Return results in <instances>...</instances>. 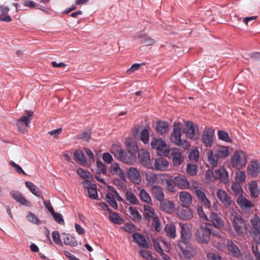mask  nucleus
I'll return each instance as SVG.
<instances>
[{"mask_svg": "<svg viewBox=\"0 0 260 260\" xmlns=\"http://www.w3.org/2000/svg\"><path fill=\"white\" fill-rule=\"evenodd\" d=\"M137 188L140 191L139 196L140 199L144 202L152 204L151 199L147 192L144 188L139 187Z\"/></svg>", "mask_w": 260, "mask_h": 260, "instance_id": "obj_40", "label": "nucleus"}, {"mask_svg": "<svg viewBox=\"0 0 260 260\" xmlns=\"http://www.w3.org/2000/svg\"><path fill=\"white\" fill-rule=\"evenodd\" d=\"M78 175L83 179L92 180L93 177L88 171H86L82 168H78L77 170Z\"/></svg>", "mask_w": 260, "mask_h": 260, "instance_id": "obj_49", "label": "nucleus"}, {"mask_svg": "<svg viewBox=\"0 0 260 260\" xmlns=\"http://www.w3.org/2000/svg\"><path fill=\"white\" fill-rule=\"evenodd\" d=\"M181 124H175L174 125L173 132L170 137V140L176 145H179L181 144Z\"/></svg>", "mask_w": 260, "mask_h": 260, "instance_id": "obj_11", "label": "nucleus"}, {"mask_svg": "<svg viewBox=\"0 0 260 260\" xmlns=\"http://www.w3.org/2000/svg\"><path fill=\"white\" fill-rule=\"evenodd\" d=\"M123 150L121 146L118 145L114 144L112 146L111 152L116 157L119 159Z\"/></svg>", "mask_w": 260, "mask_h": 260, "instance_id": "obj_52", "label": "nucleus"}, {"mask_svg": "<svg viewBox=\"0 0 260 260\" xmlns=\"http://www.w3.org/2000/svg\"><path fill=\"white\" fill-rule=\"evenodd\" d=\"M217 197L225 206L228 207L231 205L232 200L224 191L218 190Z\"/></svg>", "mask_w": 260, "mask_h": 260, "instance_id": "obj_25", "label": "nucleus"}, {"mask_svg": "<svg viewBox=\"0 0 260 260\" xmlns=\"http://www.w3.org/2000/svg\"><path fill=\"white\" fill-rule=\"evenodd\" d=\"M10 9L7 6H0V20L5 22H10L12 20L11 17L8 15Z\"/></svg>", "mask_w": 260, "mask_h": 260, "instance_id": "obj_33", "label": "nucleus"}, {"mask_svg": "<svg viewBox=\"0 0 260 260\" xmlns=\"http://www.w3.org/2000/svg\"><path fill=\"white\" fill-rule=\"evenodd\" d=\"M128 211L130 214V217L134 221L138 222L141 219L142 216L135 207L132 206L129 207L128 208Z\"/></svg>", "mask_w": 260, "mask_h": 260, "instance_id": "obj_43", "label": "nucleus"}, {"mask_svg": "<svg viewBox=\"0 0 260 260\" xmlns=\"http://www.w3.org/2000/svg\"><path fill=\"white\" fill-rule=\"evenodd\" d=\"M214 135V131L212 128L209 127L204 131L202 138L203 143L206 147H210L212 146Z\"/></svg>", "mask_w": 260, "mask_h": 260, "instance_id": "obj_9", "label": "nucleus"}, {"mask_svg": "<svg viewBox=\"0 0 260 260\" xmlns=\"http://www.w3.org/2000/svg\"><path fill=\"white\" fill-rule=\"evenodd\" d=\"M26 218L30 222L35 223L37 225H39L41 223L40 220L35 215V214H34L30 212L28 213V214L26 216Z\"/></svg>", "mask_w": 260, "mask_h": 260, "instance_id": "obj_56", "label": "nucleus"}, {"mask_svg": "<svg viewBox=\"0 0 260 260\" xmlns=\"http://www.w3.org/2000/svg\"><path fill=\"white\" fill-rule=\"evenodd\" d=\"M127 176L134 183L139 184L141 181L140 173L135 168H129L127 171Z\"/></svg>", "mask_w": 260, "mask_h": 260, "instance_id": "obj_16", "label": "nucleus"}, {"mask_svg": "<svg viewBox=\"0 0 260 260\" xmlns=\"http://www.w3.org/2000/svg\"><path fill=\"white\" fill-rule=\"evenodd\" d=\"M151 146L153 149L162 151L166 146V142L161 139H155L151 142Z\"/></svg>", "mask_w": 260, "mask_h": 260, "instance_id": "obj_41", "label": "nucleus"}, {"mask_svg": "<svg viewBox=\"0 0 260 260\" xmlns=\"http://www.w3.org/2000/svg\"><path fill=\"white\" fill-rule=\"evenodd\" d=\"M247 172L252 177H256L260 172V163L257 160L252 161L248 167Z\"/></svg>", "mask_w": 260, "mask_h": 260, "instance_id": "obj_19", "label": "nucleus"}, {"mask_svg": "<svg viewBox=\"0 0 260 260\" xmlns=\"http://www.w3.org/2000/svg\"><path fill=\"white\" fill-rule=\"evenodd\" d=\"M178 216L183 220H189L193 217L192 211L187 206H182L178 210Z\"/></svg>", "mask_w": 260, "mask_h": 260, "instance_id": "obj_20", "label": "nucleus"}, {"mask_svg": "<svg viewBox=\"0 0 260 260\" xmlns=\"http://www.w3.org/2000/svg\"><path fill=\"white\" fill-rule=\"evenodd\" d=\"M133 136L135 138L141 140L144 144H146L149 142L150 132L147 128H143L140 132L139 127H135L133 129Z\"/></svg>", "mask_w": 260, "mask_h": 260, "instance_id": "obj_7", "label": "nucleus"}, {"mask_svg": "<svg viewBox=\"0 0 260 260\" xmlns=\"http://www.w3.org/2000/svg\"><path fill=\"white\" fill-rule=\"evenodd\" d=\"M197 211L199 216L201 218L210 221L215 228H220L224 225L223 220L217 213L211 212L209 216H208L204 213L202 206H198L197 207Z\"/></svg>", "mask_w": 260, "mask_h": 260, "instance_id": "obj_2", "label": "nucleus"}, {"mask_svg": "<svg viewBox=\"0 0 260 260\" xmlns=\"http://www.w3.org/2000/svg\"><path fill=\"white\" fill-rule=\"evenodd\" d=\"M186 130L185 134L186 136L189 139H193L195 135V128L193 123L187 121L185 122Z\"/></svg>", "mask_w": 260, "mask_h": 260, "instance_id": "obj_34", "label": "nucleus"}, {"mask_svg": "<svg viewBox=\"0 0 260 260\" xmlns=\"http://www.w3.org/2000/svg\"><path fill=\"white\" fill-rule=\"evenodd\" d=\"M213 231L210 224H202L194 233L196 240L202 244L208 243L211 240Z\"/></svg>", "mask_w": 260, "mask_h": 260, "instance_id": "obj_1", "label": "nucleus"}, {"mask_svg": "<svg viewBox=\"0 0 260 260\" xmlns=\"http://www.w3.org/2000/svg\"><path fill=\"white\" fill-rule=\"evenodd\" d=\"M175 177L173 179H167L166 180L167 189L171 192L176 191L177 184L175 182Z\"/></svg>", "mask_w": 260, "mask_h": 260, "instance_id": "obj_51", "label": "nucleus"}, {"mask_svg": "<svg viewBox=\"0 0 260 260\" xmlns=\"http://www.w3.org/2000/svg\"><path fill=\"white\" fill-rule=\"evenodd\" d=\"M217 135L220 140L226 142H231V139L228 132L219 130L217 132Z\"/></svg>", "mask_w": 260, "mask_h": 260, "instance_id": "obj_55", "label": "nucleus"}, {"mask_svg": "<svg viewBox=\"0 0 260 260\" xmlns=\"http://www.w3.org/2000/svg\"><path fill=\"white\" fill-rule=\"evenodd\" d=\"M96 166H97V172L102 173L103 174H106L107 173V168L105 165H104L103 162L100 161H96Z\"/></svg>", "mask_w": 260, "mask_h": 260, "instance_id": "obj_63", "label": "nucleus"}, {"mask_svg": "<svg viewBox=\"0 0 260 260\" xmlns=\"http://www.w3.org/2000/svg\"><path fill=\"white\" fill-rule=\"evenodd\" d=\"M33 112L27 111L24 115L18 119L16 125L19 132L25 134L27 128L29 126L30 122L32 119Z\"/></svg>", "mask_w": 260, "mask_h": 260, "instance_id": "obj_3", "label": "nucleus"}, {"mask_svg": "<svg viewBox=\"0 0 260 260\" xmlns=\"http://www.w3.org/2000/svg\"><path fill=\"white\" fill-rule=\"evenodd\" d=\"M250 223L255 232H260V218L256 215L250 219Z\"/></svg>", "mask_w": 260, "mask_h": 260, "instance_id": "obj_50", "label": "nucleus"}, {"mask_svg": "<svg viewBox=\"0 0 260 260\" xmlns=\"http://www.w3.org/2000/svg\"><path fill=\"white\" fill-rule=\"evenodd\" d=\"M199 156V152L198 149H193L190 152L188 157L190 160L194 161H198Z\"/></svg>", "mask_w": 260, "mask_h": 260, "instance_id": "obj_61", "label": "nucleus"}, {"mask_svg": "<svg viewBox=\"0 0 260 260\" xmlns=\"http://www.w3.org/2000/svg\"><path fill=\"white\" fill-rule=\"evenodd\" d=\"M232 166L237 169H240L245 166L246 158L245 153L242 151H236L231 159Z\"/></svg>", "mask_w": 260, "mask_h": 260, "instance_id": "obj_4", "label": "nucleus"}, {"mask_svg": "<svg viewBox=\"0 0 260 260\" xmlns=\"http://www.w3.org/2000/svg\"><path fill=\"white\" fill-rule=\"evenodd\" d=\"M146 181L147 184L152 187L159 184V178L156 174L152 172H148L146 174Z\"/></svg>", "mask_w": 260, "mask_h": 260, "instance_id": "obj_22", "label": "nucleus"}, {"mask_svg": "<svg viewBox=\"0 0 260 260\" xmlns=\"http://www.w3.org/2000/svg\"><path fill=\"white\" fill-rule=\"evenodd\" d=\"M240 183L236 182H233L232 185V190L236 195L240 194L242 192V189Z\"/></svg>", "mask_w": 260, "mask_h": 260, "instance_id": "obj_58", "label": "nucleus"}, {"mask_svg": "<svg viewBox=\"0 0 260 260\" xmlns=\"http://www.w3.org/2000/svg\"><path fill=\"white\" fill-rule=\"evenodd\" d=\"M165 232L167 236L171 238H175L176 237V228L175 226L172 224H167L165 226Z\"/></svg>", "mask_w": 260, "mask_h": 260, "instance_id": "obj_46", "label": "nucleus"}, {"mask_svg": "<svg viewBox=\"0 0 260 260\" xmlns=\"http://www.w3.org/2000/svg\"><path fill=\"white\" fill-rule=\"evenodd\" d=\"M179 199L183 204V206H188L192 203V197L187 192L183 191L180 192Z\"/></svg>", "mask_w": 260, "mask_h": 260, "instance_id": "obj_32", "label": "nucleus"}, {"mask_svg": "<svg viewBox=\"0 0 260 260\" xmlns=\"http://www.w3.org/2000/svg\"><path fill=\"white\" fill-rule=\"evenodd\" d=\"M198 168L195 165L188 164L186 168L187 173L190 176H194L197 174Z\"/></svg>", "mask_w": 260, "mask_h": 260, "instance_id": "obj_57", "label": "nucleus"}, {"mask_svg": "<svg viewBox=\"0 0 260 260\" xmlns=\"http://www.w3.org/2000/svg\"><path fill=\"white\" fill-rule=\"evenodd\" d=\"M10 194L12 198L18 203L24 206H28L30 205V202L27 201L21 193L17 191H12Z\"/></svg>", "mask_w": 260, "mask_h": 260, "instance_id": "obj_23", "label": "nucleus"}, {"mask_svg": "<svg viewBox=\"0 0 260 260\" xmlns=\"http://www.w3.org/2000/svg\"><path fill=\"white\" fill-rule=\"evenodd\" d=\"M249 190L251 194L254 197H258L259 194V190L256 181H252L249 184Z\"/></svg>", "mask_w": 260, "mask_h": 260, "instance_id": "obj_48", "label": "nucleus"}, {"mask_svg": "<svg viewBox=\"0 0 260 260\" xmlns=\"http://www.w3.org/2000/svg\"><path fill=\"white\" fill-rule=\"evenodd\" d=\"M154 161L153 166L151 168L155 170L165 171L169 166V162L166 158L159 157L152 160Z\"/></svg>", "mask_w": 260, "mask_h": 260, "instance_id": "obj_12", "label": "nucleus"}, {"mask_svg": "<svg viewBox=\"0 0 260 260\" xmlns=\"http://www.w3.org/2000/svg\"><path fill=\"white\" fill-rule=\"evenodd\" d=\"M132 237L139 246L146 248H148L149 244L143 235L139 233H134L132 235Z\"/></svg>", "mask_w": 260, "mask_h": 260, "instance_id": "obj_29", "label": "nucleus"}, {"mask_svg": "<svg viewBox=\"0 0 260 260\" xmlns=\"http://www.w3.org/2000/svg\"><path fill=\"white\" fill-rule=\"evenodd\" d=\"M194 193L197 196L199 202L205 207L209 209L211 207V203L206 197L205 192L197 186L194 187Z\"/></svg>", "mask_w": 260, "mask_h": 260, "instance_id": "obj_8", "label": "nucleus"}, {"mask_svg": "<svg viewBox=\"0 0 260 260\" xmlns=\"http://www.w3.org/2000/svg\"><path fill=\"white\" fill-rule=\"evenodd\" d=\"M174 181L177 184V186L181 189H194V187H196L194 182H189L186 176L182 174L175 177Z\"/></svg>", "mask_w": 260, "mask_h": 260, "instance_id": "obj_5", "label": "nucleus"}, {"mask_svg": "<svg viewBox=\"0 0 260 260\" xmlns=\"http://www.w3.org/2000/svg\"><path fill=\"white\" fill-rule=\"evenodd\" d=\"M225 234L220 231H215L213 230L211 240L212 241L213 244L216 246L220 245L223 241L225 240Z\"/></svg>", "mask_w": 260, "mask_h": 260, "instance_id": "obj_14", "label": "nucleus"}, {"mask_svg": "<svg viewBox=\"0 0 260 260\" xmlns=\"http://www.w3.org/2000/svg\"><path fill=\"white\" fill-rule=\"evenodd\" d=\"M226 246L229 251L235 257H238L241 255L239 248L231 240H228Z\"/></svg>", "mask_w": 260, "mask_h": 260, "instance_id": "obj_28", "label": "nucleus"}, {"mask_svg": "<svg viewBox=\"0 0 260 260\" xmlns=\"http://www.w3.org/2000/svg\"><path fill=\"white\" fill-rule=\"evenodd\" d=\"M116 196H118V193L115 190L108 192L106 196L107 202L114 209L117 208V204L116 201Z\"/></svg>", "mask_w": 260, "mask_h": 260, "instance_id": "obj_24", "label": "nucleus"}, {"mask_svg": "<svg viewBox=\"0 0 260 260\" xmlns=\"http://www.w3.org/2000/svg\"><path fill=\"white\" fill-rule=\"evenodd\" d=\"M235 175L236 182L241 183L245 181L246 179V175L244 171H242L240 170V169H238L235 173Z\"/></svg>", "mask_w": 260, "mask_h": 260, "instance_id": "obj_54", "label": "nucleus"}, {"mask_svg": "<svg viewBox=\"0 0 260 260\" xmlns=\"http://www.w3.org/2000/svg\"><path fill=\"white\" fill-rule=\"evenodd\" d=\"M138 157L139 161L143 165L148 166L150 164V155L147 150L141 149L138 152Z\"/></svg>", "mask_w": 260, "mask_h": 260, "instance_id": "obj_21", "label": "nucleus"}, {"mask_svg": "<svg viewBox=\"0 0 260 260\" xmlns=\"http://www.w3.org/2000/svg\"><path fill=\"white\" fill-rule=\"evenodd\" d=\"M170 158L172 160L174 166H178L184 160V157L178 150H172L170 151Z\"/></svg>", "mask_w": 260, "mask_h": 260, "instance_id": "obj_13", "label": "nucleus"}, {"mask_svg": "<svg viewBox=\"0 0 260 260\" xmlns=\"http://www.w3.org/2000/svg\"><path fill=\"white\" fill-rule=\"evenodd\" d=\"M180 226L181 228V242L180 243H182L184 245H186L188 244L191 237V232L189 228V225L186 223H179Z\"/></svg>", "mask_w": 260, "mask_h": 260, "instance_id": "obj_10", "label": "nucleus"}, {"mask_svg": "<svg viewBox=\"0 0 260 260\" xmlns=\"http://www.w3.org/2000/svg\"><path fill=\"white\" fill-rule=\"evenodd\" d=\"M75 160L79 162L81 165H85L87 163V160L82 152L79 150H76L73 153Z\"/></svg>", "mask_w": 260, "mask_h": 260, "instance_id": "obj_44", "label": "nucleus"}, {"mask_svg": "<svg viewBox=\"0 0 260 260\" xmlns=\"http://www.w3.org/2000/svg\"><path fill=\"white\" fill-rule=\"evenodd\" d=\"M62 236H63V240L65 245L73 247L76 246L78 245V242L76 240L70 235L62 233Z\"/></svg>", "mask_w": 260, "mask_h": 260, "instance_id": "obj_39", "label": "nucleus"}, {"mask_svg": "<svg viewBox=\"0 0 260 260\" xmlns=\"http://www.w3.org/2000/svg\"><path fill=\"white\" fill-rule=\"evenodd\" d=\"M215 174L217 178H218L221 182L226 183L229 180L228 172L224 169H219L215 171Z\"/></svg>", "mask_w": 260, "mask_h": 260, "instance_id": "obj_38", "label": "nucleus"}, {"mask_svg": "<svg viewBox=\"0 0 260 260\" xmlns=\"http://www.w3.org/2000/svg\"><path fill=\"white\" fill-rule=\"evenodd\" d=\"M136 156L128 152V151L125 152L124 151L122 152V155L119 158V159L121 161L127 164H133L136 161Z\"/></svg>", "mask_w": 260, "mask_h": 260, "instance_id": "obj_30", "label": "nucleus"}, {"mask_svg": "<svg viewBox=\"0 0 260 260\" xmlns=\"http://www.w3.org/2000/svg\"><path fill=\"white\" fill-rule=\"evenodd\" d=\"M214 153L218 158L225 157L229 155V151L227 147L218 146L214 148Z\"/></svg>", "mask_w": 260, "mask_h": 260, "instance_id": "obj_36", "label": "nucleus"}, {"mask_svg": "<svg viewBox=\"0 0 260 260\" xmlns=\"http://www.w3.org/2000/svg\"><path fill=\"white\" fill-rule=\"evenodd\" d=\"M125 199L127 202L133 205H139V201L135 194L131 191L125 192Z\"/></svg>", "mask_w": 260, "mask_h": 260, "instance_id": "obj_45", "label": "nucleus"}, {"mask_svg": "<svg viewBox=\"0 0 260 260\" xmlns=\"http://www.w3.org/2000/svg\"><path fill=\"white\" fill-rule=\"evenodd\" d=\"M160 202L159 208L161 211L168 213L174 212L175 204L173 202L168 200H163Z\"/></svg>", "mask_w": 260, "mask_h": 260, "instance_id": "obj_15", "label": "nucleus"}, {"mask_svg": "<svg viewBox=\"0 0 260 260\" xmlns=\"http://www.w3.org/2000/svg\"><path fill=\"white\" fill-rule=\"evenodd\" d=\"M156 131L157 133L161 135L167 133L169 130V125L168 122L159 121L156 123Z\"/></svg>", "mask_w": 260, "mask_h": 260, "instance_id": "obj_42", "label": "nucleus"}, {"mask_svg": "<svg viewBox=\"0 0 260 260\" xmlns=\"http://www.w3.org/2000/svg\"><path fill=\"white\" fill-rule=\"evenodd\" d=\"M88 193L90 198L92 199H96L98 197L96 185H92L90 188H88Z\"/></svg>", "mask_w": 260, "mask_h": 260, "instance_id": "obj_64", "label": "nucleus"}, {"mask_svg": "<svg viewBox=\"0 0 260 260\" xmlns=\"http://www.w3.org/2000/svg\"><path fill=\"white\" fill-rule=\"evenodd\" d=\"M125 144L127 151L136 156L139 151L137 143L131 138H127Z\"/></svg>", "mask_w": 260, "mask_h": 260, "instance_id": "obj_17", "label": "nucleus"}, {"mask_svg": "<svg viewBox=\"0 0 260 260\" xmlns=\"http://www.w3.org/2000/svg\"><path fill=\"white\" fill-rule=\"evenodd\" d=\"M182 243H179L178 244L179 247L181 250L183 255L188 258L192 257L194 254L193 248L191 247L186 246L185 248L183 247Z\"/></svg>", "mask_w": 260, "mask_h": 260, "instance_id": "obj_35", "label": "nucleus"}, {"mask_svg": "<svg viewBox=\"0 0 260 260\" xmlns=\"http://www.w3.org/2000/svg\"><path fill=\"white\" fill-rule=\"evenodd\" d=\"M110 170L113 175L117 176L120 180L125 181V176L124 172L117 163L112 164L110 166Z\"/></svg>", "mask_w": 260, "mask_h": 260, "instance_id": "obj_18", "label": "nucleus"}, {"mask_svg": "<svg viewBox=\"0 0 260 260\" xmlns=\"http://www.w3.org/2000/svg\"><path fill=\"white\" fill-rule=\"evenodd\" d=\"M91 134L89 132H84L76 136V139L85 141H88L90 139Z\"/></svg>", "mask_w": 260, "mask_h": 260, "instance_id": "obj_59", "label": "nucleus"}, {"mask_svg": "<svg viewBox=\"0 0 260 260\" xmlns=\"http://www.w3.org/2000/svg\"><path fill=\"white\" fill-rule=\"evenodd\" d=\"M138 38L140 39V42L144 46H150L154 44L155 41L143 32H140L138 35Z\"/></svg>", "mask_w": 260, "mask_h": 260, "instance_id": "obj_31", "label": "nucleus"}, {"mask_svg": "<svg viewBox=\"0 0 260 260\" xmlns=\"http://www.w3.org/2000/svg\"><path fill=\"white\" fill-rule=\"evenodd\" d=\"M25 184L32 194L37 197L41 198L42 200H44L42 192L36 185L30 181H26Z\"/></svg>", "mask_w": 260, "mask_h": 260, "instance_id": "obj_26", "label": "nucleus"}, {"mask_svg": "<svg viewBox=\"0 0 260 260\" xmlns=\"http://www.w3.org/2000/svg\"><path fill=\"white\" fill-rule=\"evenodd\" d=\"M152 225L157 232H160L162 229L160 221L157 216L152 219Z\"/></svg>", "mask_w": 260, "mask_h": 260, "instance_id": "obj_60", "label": "nucleus"}, {"mask_svg": "<svg viewBox=\"0 0 260 260\" xmlns=\"http://www.w3.org/2000/svg\"><path fill=\"white\" fill-rule=\"evenodd\" d=\"M109 219L113 223L120 224L122 222V218L116 212H113L110 214Z\"/></svg>", "mask_w": 260, "mask_h": 260, "instance_id": "obj_53", "label": "nucleus"}, {"mask_svg": "<svg viewBox=\"0 0 260 260\" xmlns=\"http://www.w3.org/2000/svg\"><path fill=\"white\" fill-rule=\"evenodd\" d=\"M144 217L146 219L149 221V218L153 219L156 217L157 215L155 212L154 209L149 206H144Z\"/></svg>", "mask_w": 260, "mask_h": 260, "instance_id": "obj_37", "label": "nucleus"}, {"mask_svg": "<svg viewBox=\"0 0 260 260\" xmlns=\"http://www.w3.org/2000/svg\"><path fill=\"white\" fill-rule=\"evenodd\" d=\"M233 226L238 235H243L247 233V228L244 220L240 216H235L233 220Z\"/></svg>", "mask_w": 260, "mask_h": 260, "instance_id": "obj_6", "label": "nucleus"}, {"mask_svg": "<svg viewBox=\"0 0 260 260\" xmlns=\"http://www.w3.org/2000/svg\"><path fill=\"white\" fill-rule=\"evenodd\" d=\"M152 194L158 201H162L164 199L165 195L162 188L158 185L151 187Z\"/></svg>", "mask_w": 260, "mask_h": 260, "instance_id": "obj_27", "label": "nucleus"}, {"mask_svg": "<svg viewBox=\"0 0 260 260\" xmlns=\"http://www.w3.org/2000/svg\"><path fill=\"white\" fill-rule=\"evenodd\" d=\"M237 202L241 207H250L251 203L248 201L247 199L242 197H239L237 199Z\"/></svg>", "mask_w": 260, "mask_h": 260, "instance_id": "obj_62", "label": "nucleus"}, {"mask_svg": "<svg viewBox=\"0 0 260 260\" xmlns=\"http://www.w3.org/2000/svg\"><path fill=\"white\" fill-rule=\"evenodd\" d=\"M208 159L212 167L217 166L218 157L212 151H209L207 152Z\"/></svg>", "mask_w": 260, "mask_h": 260, "instance_id": "obj_47", "label": "nucleus"}]
</instances>
